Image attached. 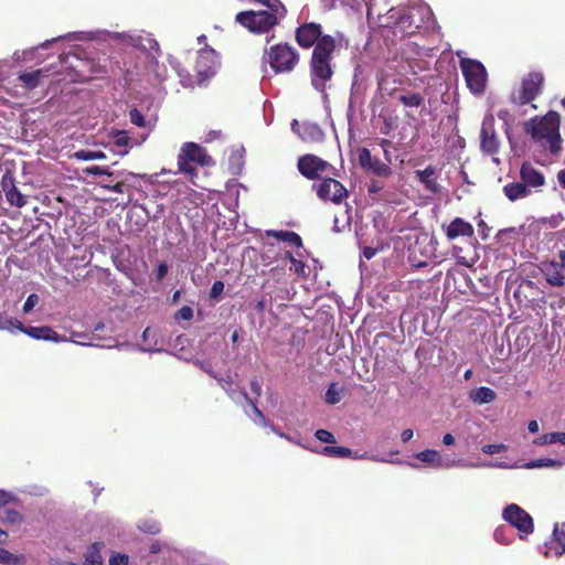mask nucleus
Returning a JSON list of instances; mask_svg holds the SVG:
<instances>
[{
	"mask_svg": "<svg viewBox=\"0 0 565 565\" xmlns=\"http://www.w3.org/2000/svg\"><path fill=\"white\" fill-rule=\"evenodd\" d=\"M290 269L294 270L299 276H306L305 268L306 265L302 260L292 259Z\"/></svg>",
	"mask_w": 565,
	"mask_h": 565,
	"instance_id": "603ef678",
	"label": "nucleus"
},
{
	"mask_svg": "<svg viewBox=\"0 0 565 565\" xmlns=\"http://www.w3.org/2000/svg\"><path fill=\"white\" fill-rule=\"evenodd\" d=\"M383 189V186L377 181H372L369 184L367 192L370 194L377 193Z\"/></svg>",
	"mask_w": 565,
	"mask_h": 565,
	"instance_id": "680f3d73",
	"label": "nucleus"
},
{
	"mask_svg": "<svg viewBox=\"0 0 565 565\" xmlns=\"http://www.w3.org/2000/svg\"><path fill=\"white\" fill-rule=\"evenodd\" d=\"M296 126L298 127L297 134L306 142H319L322 141L324 137V134L318 124L305 121L299 126L298 121L294 120V130H296Z\"/></svg>",
	"mask_w": 565,
	"mask_h": 565,
	"instance_id": "dca6fc26",
	"label": "nucleus"
},
{
	"mask_svg": "<svg viewBox=\"0 0 565 565\" xmlns=\"http://www.w3.org/2000/svg\"><path fill=\"white\" fill-rule=\"evenodd\" d=\"M555 443H561V444L565 445V433L555 431V433L544 434L534 440V444H536V445H546V444H555Z\"/></svg>",
	"mask_w": 565,
	"mask_h": 565,
	"instance_id": "7c9ffc66",
	"label": "nucleus"
},
{
	"mask_svg": "<svg viewBox=\"0 0 565 565\" xmlns=\"http://www.w3.org/2000/svg\"><path fill=\"white\" fill-rule=\"evenodd\" d=\"M263 58L275 74H287L296 70L300 54L290 43L279 42L266 49Z\"/></svg>",
	"mask_w": 565,
	"mask_h": 565,
	"instance_id": "39448f33",
	"label": "nucleus"
},
{
	"mask_svg": "<svg viewBox=\"0 0 565 565\" xmlns=\"http://www.w3.org/2000/svg\"><path fill=\"white\" fill-rule=\"evenodd\" d=\"M313 186H316V184ZM317 195L322 201H331L334 204H340L343 199L348 196V191L338 180L327 178L317 185Z\"/></svg>",
	"mask_w": 565,
	"mask_h": 565,
	"instance_id": "f8f14e48",
	"label": "nucleus"
},
{
	"mask_svg": "<svg viewBox=\"0 0 565 565\" xmlns=\"http://www.w3.org/2000/svg\"><path fill=\"white\" fill-rule=\"evenodd\" d=\"M0 519L11 524H18L23 521V515L14 509H3L0 513Z\"/></svg>",
	"mask_w": 565,
	"mask_h": 565,
	"instance_id": "f704fd0d",
	"label": "nucleus"
},
{
	"mask_svg": "<svg viewBox=\"0 0 565 565\" xmlns=\"http://www.w3.org/2000/svg\"><path fill=\"white\" fill-rule=\"evenodd\" d=\"M194 364L198 365L202 371H204L211 377H213V379L216 377L217 373L214 372L211 362L196 360L194 362Z\"/></svg>",
	"mask_w": 565,
	"mask_h": 565,
	"instance_id": "de8ad7c7",
	"label": "nucleus"
},
{
	"mask_svg": "<svg viewBox=\"0 0 565 565\" xmlns=\"http://www.w3.org/2000/svg\"><path fill=\"white\" fill-rule=\"evenodd\" d=\"M342 388L338 386V383L333 382L328 386L324 395L326 403L330 405L338 404L342 398Z\"/></svg>",
	"mask_w": 565,
	"mask_h": 565,
	"instance_id": "c85d7f7f",
	"label": "nucleus"
},
{
	"mask_svg": "<svg viewBox=\"0 0 565 565\" xmlns=\"http://www.w3.org/2000/svg\"><path fill=\"white\" fill-rule=\"evenodd\" d=\"M236 22L253 33H266L278 24L277 15L268 10H248L236 14Z\"/></svg>",
	"mask_w": 565,
	"mask_h": 565,
	"instance_id": "0eeeda50",
	"label": "nucleus"
},
{
	"mask_svg": "<svg viewBox=\"0 0 565 565\" xmlns=\"http://www.w3.org/2000/svg\"><path fill=\"white\" fill-rule=\"evenodd\" d=\"M238 395H239L241 399H244L248 405H250L254 414L257 417H259L260 419H265L263 412L257 407L255 402L253 399H250V397L248 396V394L246 393V391L244 388H239Z\"/></svg>",
	"mask_w": 565,
	"mask_h": 565,
	"instance_id": "4c0bfd02",
	"label": "nucleus"
},
{
	"mask_svg": "<svg viewBox=\"0 0 565 565\" xmlns=\"http://www.w3.org/2000/svg\"><path fill=\"white\" fill-rule=\"evenodd\" d=\"M359 163L363 170L377 177L387 178L392 174V169L390 166L384 163L379 158H373L371 151L367 148H362L359 151Z\"/></svg>",
	"mask_w": 565,
	"mask_h": 565,
	"instance_id": "2eb2a0df",
	"label": "nucleus"
},
{
	"mask_svg": "<svg viewBox=\"0 0 565 565\" xmlns=\"http://www.w3.org/2000/svg\"><path fill=\"white\" fill-rule=\"evenodd\" d=\"M481 449L487 455H494L507 450V446L504 444H488L482 446Z\"/></svg>",
	"mask_w": 565,
	"mask_h": 565,
	"instance_id": "a19ab883",
	"label": "nucleus"
},
{
	"mask_svg": "<svg viewBox=\"0 0 565 565\" xmlns=\"http://www.w3.org/2000/svg\"><path fill=\"white\" fill-rule=\"evenodd\" d=\"M469 397L473 403L488 404L495 399L497 394L490 387L480 386V387L471 390L469 393Z\"/></svg>",
	"mask_w": 565,
	"mask_h": 565,
	"instance_id": "5701e85b",
	"label": "nucleus"
},
{
	"mask_svg": "<svg viewBox=\"0 0 565 565\" xmlns=\"http://www.w3.org/2000/svg\"><path fill=\"white\" fill-rule=\"evenodd\" d=\"M503 519L526 535L534 530L532 516L518 504H509L503 510Z\"/></svg>",
	"mask_w": 565,
	"mask_h": 565,
	"instance_id": "9b49d317",
	"label": "nucleus"
},
{
	"mask_svg": "<svg viewBox=\"0 0 565 565\" xmlns=\"http://www.w3.org/2000/svg\"><path fill=\"white\" fill-rule=\"evenodd\" d=\"M214 164L213 158L206 149L199 143L184 142L178 153V172L189 177L192 183L198 178V167H211Z\"/></svg>",
	"mask_w": 565,
	"mask_h": 565,
	"instance_id": "7ed1b4c3",
	"label": "nucleus"
},
{
	"mask_svg": "<svg viewBox=\"0 0 565 565\" xmlns=\"http://www.w3.org/2000/svg\"><path fill=\"white\" fill-rule=\"evenodd\" d=\"M38 301H39V297L36 294L29 295V297L26 298V300L23 305V311L24 312L31 311L36 306Z\"/></svg>",
	"mask_w": 565,
	"mask_h": 565,
	"instance_id": "8fccbe9b",
	"label": "nucleus"
},
{
	"mask_svg": "<svg viewBox=\"0 0 565 565\" xmlns=\"http://www.w3.org/2000/svg\"><path fill=\"white\" fill-rule=\"evenodd\" d=\"M295 39L302 49L313 46L310 58L311 84L317 90L323 92L326 83L333 76L331 60L337 49L335 39L324 35L322 25L316 22L300 24L295 31Z\"/></svg>",
	"mask_w": 565,
	"mask_h": 565,
	"instance_id": "f257e3e1",
	"label": "nucleus"
},
{
	"mask_svg": "<svg viewBox=\"0 0 565 565\" xmlns=\"http://www.w3.org/2000/svg\"><path fill=\"white\" fill-rule=\"evenodd\" d=\"M416 178L420 183L424 184L425 189L430 193H437L439 190V185L436 180V169L431 166H428L424 170L415 171Z\"/></svg>",
	"mask_w": 565,
	"mask_h": 565,
	"instance_id": "aec40b11",
	"label": "nucleus"
},
{
	"mask_svg": "<svg viewBox=\"0 0 565 565\" xmlns=\"http://www.w3.org/2000/svg\"><path fill=\"white\" fill-rule=\"evenodd\" d=\"M443 443L446 445V446H451V445H455L456 443V438L451 435V434H446L443 438Z\"/></svg>",
	"mask_w": 565,
	"mask_h": 565,
	"instance_id": "69168bd1",
	"label": "nucleus"
},
{
	"mask_svg": "<svg viewBox=\"0 0 565 565\" xmlns=\"http://www.w3.org/2000/svg\"><path fill=\"white\" fill-rule=\"evenodd\" d=\"M447 236L449 238H456L459 236V217L452 220L451 223L447 226Z\"/></svg>",
	"mask_w": 565,
	"mask_h": 565,
	"instance_id": "49530a36",
	"label": "nucleus"
},
{
	"mask_svg": "<svg viewBox=\"0 0 565 565\" xmlns=\"http://www.w3.org/2000/svg\"><path fill=\"white\" fill-rule=\"evenodd\" d=\"M129 557L126 554L114 553L109 558V565H128Z\"/></svg>",
	"mask_w": 565,
	"mask_h": 565,
	"instance_id": "c03bdc74",
	"label": "nucleus"
},
{
	"mask_svg": "<svg viewBox=\"0 0 565 565\" xmlns=\"http://www.w3.org/2000/svg\"><path fill=\"white\" fill-rule=\"evenodd\" d=\"M168 271H169L168 264L164 262L159 263L157 266V270H156L157 280L161 281L167 276Z\"/></svg>",
	"mask_w": 565,
	"mask_h": 565,
	"instance_id": "864d4df0",
	"label": "nucleus"
},
{
	"mask_svg": "<svg viewBox=\"0 0 565 565\" xmlns=\"http://www.w3.org/2000/svg\"><path fill=\"white\" fill-rule=\"evenodd\" d=\"M223 290H224V282L221 280L214 281L210 289V298L217 299L222 295Z\"/></svg>",
	"mask_w": 565,
	"mask_h": 565,
	"instance_id": "a18cd8bd",
	"label": "nucleus"
},
{
	"mask_svg": "<svg viewBox=\"0 0 565 565\" xmlns=\"http://www.w3.org/2000/svg\"><path fill=\"white\" fill-rule=\"evenodd\" d=\"M271 297L267 300L265 296H263L255 305V309L258 313H264L267 307L271 306Z\"/></svg>",
	"mask_w": 565,
	"mask_h": 565,
	"instance_id": "3c124183",
	"label": "nucleus"
},
{
	"mask_svg": "<svg viewBox=\"0 0 565 565\" xmlns=\"http://www.w3.org/2000/svg\"><path fill=\"white\" fill-rule=\"evenodd\" d=\"M193 318V309L189 306H183L181 309H179L175 313H174V319L177 321H181V320H191Z\"/></svg>",
	"mask_w": 565,
	"mask_h": 565,
	"instance_id": "ea45409f",
	"label": "nucleus"
},
{
	"mask_svg": "<svg viewBox=\"0 0 565 565\" xmlns=\"http://www.w3.org/2000/svg\"><path fill=\"white\" fill-rule=\"evenodd\" d=\"M544 82V76L542 73L532 72L529 73L522 79L521 88L518 95H512L511 102L518 106H524L533 102L539 94L541 93L542 86Z\"/></svg>",
	"mask_w": 565,
	"mask_h": 565,
	"instance_id": "6e6552de",
	"label": "nucleus"
},
{
	"mask_svg": "<svg viewBox=\"0 0 565 565\" xmlns=\"http://www.w3.org/2000/svg\"><path fill=\"white\" fill-rule=\"evenodd\" d=\"M520 178L526 188H540L544 185V174L530 162H524L520 169Z\"/></svg>",
	"mask_w": 565,
	"mask_h": 565,
	"instance_id": "f3484780",
	"label": "nucleus"
},
{
	"mask_svg": "<svg viewBox=\"0 0 565 565\" xmlns=\"http://www.w3.org/2000/svg\"><path fill=\"white\" fill-rule=\"evenodd\" d=\"M413 435H414V433H413L412 429L403 430L402 434H401L402 441L403 443L409 441L413 438Z\"/></svg>",
	"mask_w": 565,
	"mask_h": 565,
	"instance_id": "0e129e2a",
	"label": "nucleus"
},
{
	"mask_svg": "<svg viewBox=\"0 0 565 565\" xmlns=\"http://www.w3.org/2000/svg\"><path fill=\"white\" fill-rule=\"evenodd\" d=\"M494 116L488 114L484 116L480 131V147L482 151L489 154H495L499 151V138L494 129Z\"/></svg>",
	"mask_w": 565,
	"mask_h": 565,
	"instance_id": "ddd939ff",
	"label": "nucleus"
},
{
	"mask_svg": "<svg viewBox=\"0 0 565 565\" xmlns=\"http://www.w3.org/2000/svg\"><path fill=\"white\" fill-rule=\"evenodd\" d=\"M83 172L86 174V175H102V172H103V167H99V166H90V167H86Z\"/></svg>",
	"mask_w": 565,
	"mask_h": 565,
	"instance_id": "13d9d810",
	"label": "nucleus"
},
{
	"mask_svg": "<svg viewBox=\"0 0 565 565\" xmlns=\"http://www.w3.org/2000/svg\"><path fill=\"white\" fill-rule=\"evenodd\" d=\"M323 454L326 456H330V457L345 458V457H350L352 451L350 448L344 447V446L329 445L323 448Z\"/></svg>",
	"mask_w": 565,
	"mask_h": 565,
	"instance_id": "473e14b6",
	"label": "nucleus"
},
{
	"mask_svg": "<svg viewBox=\"0 0 565 565\" xmlns=\"http://www.w3.org/2000/svg\"><path fill=\"white\" fill-rule=\"evenodd\" d=\"M553 535L557 544L562 547L559 555L565 553V531L559 530L557 526L554 527Z\"/></svg>",
	"mask_w": 565,
	"mask_h": 565,
	"instance_id": "37998d69",
	"label": "nucleus"
},
{
	"mask_svg": "<svg viewBox=\"0 0 565 565\" xmlns=\"http://www.w3.org/2000/svg\"><path fill=\"white\" fill-rule=\"evenodd\" d=\"M286 243H289L296 247H301L302 246V238L300 237L299 234H297L296 232H292V231H289L287 236H286Z\"/></svg>",
	"mask_w": 565,
	"mask_h": 565,
	"instance_id": "09e8293b",
	"label": "nucleus"
},
{
	"mask_svg": "<svg viewBox=\"0 0 565 565\" xmlns=\"http://www.w3.org/2000/svg\"><path fill=\"white\" fill-rule=\"evenodd\" d=\"M22 333H24L35 340L52 341V342H56V343L66 341V338L64 335L58 334L56 331H54L49 326H41V327L29 326V327H25V330H22Z\"/></svg>",
	"mask_w": 565,
	"mask_h": 565,
	"instance_id": "a211bd4d",
	"label": "nucleus"
},
{
	"mask_svg": "<svg viewBox=\"0 0 565 565\" xmlns=\"http://www.w3.org/2000/svg\"><path fill=\"white\" fill-rule=\"evenodd\" d=\"M7 326L10 327L9 331H13V329H17L22 332V330H25V326L18 319L11 318L6 320Z\"/></svg>",
	"mask_w": 565,
	"mask_h": 565,
	"instance_id": "4d7b16f0",
	"label": "nucleus"
},
{
	"mask_svg": "<svg viewBox=\"0 0 565 565\" xmlns=\"http://www.w3.org/2000/svg\"><path fill=\"white\" fill-rule=\"evenodd\" d=\"M250 391L256 394L257 396H260L262 394V385L258 383V381L254 380L250 382Z\"/></svg>",
	"mask_w": 565,
	"mask_h": 565,
	"instance_id": "e2e57ef3",
	"label": "nucleus"
},
{
	"mask_svg": "<svg viewBox=\"0 0 565 565\" xmlns=\"http://www.w3.org/2000/svg\"><path fill=\"white\" fill-rule=\"evenodd\" d=\"M2 185L6 192L7 200L11 205L22 207L28 203L26 198L18 190V188L13 184L12 180H10L9 185L6 179H3Z\"/></svg>",
	"mask_w": 565,
	"mask_h": 565,
	"instance_id": "412c9836",
	"label": "nucleus"
},
{
	"mask_svg": "<svg viewBox=\"0 0 565 565\" xmlns=\"http://www.w3.org/2000/svg\"><path fill=\"white\" fill-rule=\"evenodd\" d=\"M434 24V14L427 4H419L411 8L408 11L398 13L397 21L394 23L393 33L395 35H412L422 28L428 29Z\"/></svg>",
	"mask_w": 565,
	"mask_h": 565,
	"instance_id": "20e7f679",
	"label": "nucleus"
},
{
	"mask_svg": "<svg viewBox=\"0 0 565 565\" xmlns=\"http://www.w3.org/2000/svg\"><path fill=\"white\" fill-rule=\"evenodd\" d=\"M138 529L145 533L153 535L160 533L161 531L159 523L153 521H142L138 525Z\"/></svg>",
	"mask_w": 565,
	"mask_h": 565,
	"instance_id": "e433bc0d",
	"label": "nucleus"
},
{
	"mask_svg": "<svg viewBox=\"0 0 565 565\" xmlns=\"http://www.w3.org/2000/svg\"><path fill=\"white\" fill-rule=\"evenodd\" d=\"M111 135L114 139V146L119 149L124 148L122 150L118 151V153L120 156H126L128 153V146L131 140L127 131L116 130Z\"/></svg>",
	"mask_w": 565,
	"mask_h": 565,
	"instance_id": "a878e982",
	"label": "nucleus"
},
{
	"mask_svg": "<svg viewBox=\"0 0 565 565\" xmlns=\"http://www.w3.org/2000/svg\"><path fill=\"white\" fill-rule=\"evenodd\" d=\"M328 162L315 154H305L298 160L299 172L308 180H317L320 178V172H323Z\"/></svg>",
	"mask_w": 565,
	"mask_h": 565,
	"instance_id": "4468645a",
	"label": "nucleus"
},
{
	"mask_svg": "<svg viewBox=\"0 0 565 565\" xmlns=\"http://www.w3.org/2000/svg\"><path fill=\"white\" fill-rule=\"evenodd\" d=\"M562 463L561 461L551 459V458H541L531 460L525 463V468L527 469H534V468H542V467H559Z\"/></svg>",
	"mask_w": 565,
	"mask_h": 565,
	"instance_id": "c9c22d12",
	"label": "nucleus"
},
{
	"mask_svg": "<svg viewBox=\"0 0 565 565\" xmlns=\"http://www.w3.org/2000/svg\"><path fill=\"white\" fill-rule=\"evenodd\" d=\"M129 118L134 125L138 127L145 126V117L137 108H134L129 111Z\"/></svg>",
	"mask_w": 565,
	"mask_h": 565,
	"instance_id": "79ce46f5",
	"label": "nucleus"
},
{
	"mask_svg": "<svg viewBox=\"0 0 565 565\" xmlns=\"http://www.w3.org/2000/svg\"><path fill=\"white\" fill-rule=\"evenodd\" d=\"M461 74L472 95L479 97L486 93L488 72L480 61L461 57Z\"/></svg>",
	"mask_w": 565,
	"mask_h": 565,
	"instance_id": "423d86ee",
	"label": "nucleus"
},
{
	"mask_svg": "<svg viewBox=\"0 0 565 565\" xmlns=\"http://www.w3.org/2000/svg\"><path fill=\"white\" fill-rule=\"evenodd\" d=\"M288 232L289 231L268 230V231H266V236L274 237V238H277L278 241L285 242Z\"/></svg>",
	"mask_w": 565,
	"mask_h": 565,
	"instance_id": "5fc2aeb1",
	"label": "nucleus"
},
{
	"mask_svg": "<svg viewBox=\"0 0 565 565\" xmlns=\"http://www.w3.org/2000/svg\"><path fill=\"white\" fill-rule=\"evenodd\" d=\"M557 180L559 182V184L565 188V169L564 170H561L558 171L557 173Z\"/></svg>",
	"mask_w": 565,
	"mask_h": 565,
	"instance_id": "774afa93",
	"label": "nucleus"
},
{
	"mask_svg": "<svg viewBox=\"0 0 565 565\" xmlns=\"http://www.w3.org/2000/svg\"><path fill=\"white\" fill-rule=\"evenodd\" d=\"M217 382V384L225 391V393L228 395L230 398H232L235 402L241 401V397L238 395V390L233 388V377L231 374H227L226 376H220L216 374V377H214Z\"/></svg>",
	"mask_w": 565,
	"mask_h": 565,
	"instance_id": "b1692460",
	"label": "nucleus"
},
{
	"mask_svg": "<svg viewBox=\"0 0 565 565\" xmlns=\"http://www.w3.org/2000/svg\"><path fill=\"white\" fill-rule=\"evenodd\" d=\"M15 497L10 492L0 489V507L7 505L10 502H13Z\"/></svg>",
	"mask_w": 565,
	"mask_h": 565,
	"instance_id": "6e6d98bb",
	"label": "nucleus"
},
{
	"mask_svg": "<svg viewBox=\"0 0 565 565\" xmlns=\"http://www.w3.org/2000/svg\"><path fill=\"white\" fill-rule=\"evenodd\" d=\"M415 457L435 468H449L456 465L455 460L443 456L434 449H425L420 452H417Z\"/></svg>",
	"mask_w": 565,
	"mask_h": 565,
	"instance_id": "6ab92c4d",
	"label": "nucleus"
},
{
	"mask_svg": "<svg viewBox=\"0 0 565 565\" xmlns=\"http://www.w3.org/2000/svg\"><path fill=\"white\" fill-rule=\"evenodd\" d=\"M73 158L77 160L88 161V160H103L106 158L105 152L100 150H78L73 153Z\"/></svg>",
	"mask_w": 565,
	"mask_h": 565,
	"instance_id": "2f4dec72",
	"label": "nucleus"
},
{
	"mask_svg": "<svg viewBox=\"0 0 565 565\" xmlns=\"http://www.w3.org/2000/svg\"><path fill=\"white\" fill-rule=\"evenodd\" d=\"M25 562L24 555H15L10 551L0 547V564L3 565H22Z\"/></svg>",
	"mask_w": 565,
	"mask_h": 565,
	"instance_id": "cd10ccee",
	"label": "nucleus"
},
{
	"mask_svg": "<svg viewBox=\"0 0 565 565\" xmlns=\"http://www.w3.org/2000/svg\"><path fill=\"white\" fill-rule=\"evenodd\" d=\"M102 543H94L85 554V565H103Z\"/></svg>",
	"mask_w": 565,
	"mask_h": 565,
	"instance_id": "bb28decb",
	"label": "nucleus"
},
{
	"mask_svg": "<svg viewBox=\"0 0 565 565\" xmlns=\"http://www.w3.org/2000/svg\"><path fill=\"white\" fill-rule=\"evenodd\" d=\"M547 284L554 287L565 285V249L558 252L551 260L541 263L540 267Z\"/></svg>",
	"mask_w": 565,
	"mask_h": 565,
	"instance_id": "9d476101",
	"label": "nucleus"
},
{
	"mask_svg": "<svg viewBox=\"0 0 565 565\" xmlns=\"http://www.w3.org/2000/svg\"><path fill=\"white\" fill-rule=\"evenodd\" d=\"M315 436L321 443H326V444H334L335 443L334 435L331 431L327 430V429H318L315 433Z\"/></svg>",
	"mask_w": 565,
	"mask_h": 565,
	"instance_id": "58836bf2",
	"label": "nucleus"
},
{
	"mask_svg": "<svg viewBox=\"0 0 565 565\" xmlns=\"http://www.w3.org/2000/svg\"><path fill=\"white\" fill-rule=\"evenodd\" d=\"M503 192L510 201H516L518 199L526 198L530 194V190L522 181L505 184L503 186Z\"/></svg>",
	"mask_w": 565,
	"mask_h": 565,
	"instance_id": "4be33fe9",
	"label": "nucleus"
},
{
	"mask_svg": "<svg viewBox=\"0 0 565 565\" xmlns=\"http://www.w3.org/2000/svg\"><path fill=\"white\" fill-rule=\"evenodd\" d=\"M257 1L265 4L269 9V13H275L277 15V21H279V19L284 18L287 13L286 8L281 3L280 0H257Z\"/></svg>",
	"mask_w": 565,
	"mask_h": 565,
	"instance_id": "c756f323",
	"label": "nucleus"
},
{
	"mask_svg": "<svg viewBox=\"0 0 565 565\" xmlns=\"http://www.w3.org/2000/svg\"><path fill=\"white\" fill-rule=\"evenodd\" d=\"M473 234V227L471 224L461 221V236L471 237Z\"/></svg>",
	"mask_w": 565,
	"mask_h": 565,
	"instance_id": "052dcab7",
	"label": "nucleus"
},
{
	"mask_svg": "<svg viewBox=\"0 0 565 565\" xmlns=\"http://www.w3.org/2000/svg\"><path fill=\"white\" fill-rule=\"evenodd\" d=\"M217 66L218 54L214 49L206 46L198 51L194 71L199 83H203L214 76Z\"/></svg>",
	"mask_w": 565,
	"mask_h": 565,
	"instance_id": "1a4fd4ad",
	"label": "nucleus"
},
{
	"mask_svg": "<svg viewBox=\"0 0 565 565\" xmlns=\"http://www.w3.org/2000/svg\"><path fill=\"white\" fill-rule=\"evenodd\" d=\"M43 75L42 70H35L29 73H22L19 75V81L22 82L23 86L28 89H33L40 84V78Z\"/></svg>",
	"mask_w": 565,
	"mask_h": 565,
	"instance_id": "393cba45",
	"label": "nucleus"
},
{
	"mask_svg": "<svg viewBox=\"0 0 565 565\" xmlns=\"http://www.w3.org/2000/svg\"><path fill=\"white\" fill-rule=\"evenodd\" d=\"M397 100L407 107H419L423 104L424 98L417 93H409L399 95Z\"/></svg>",
	"mask_w": 565,
	"mask_h": 565,
	"instance_id": "72a5a7b5",
	"label": "nucleus"
},
{
	"mask_svg": "<svg viewBox=\"0 0 565 565\" xmlns=\"http://www.w3.org/2000/svg\"><path fill=\"white\" fill-rule=\"evenodd\" d=\"M108 191L122 194L126 191V183L124 181H119L115 183L113 186H108Z\"/></svg>",
	"mask_w": 565,
	"mask_h": 565,
	"instance_id": "bf43d9fd",
	"label": "nucleus"
},
{
	"mask_svg": "<svg viewBox=\"0 0 565 565\" xmlns=\"http://www.w3.org/2000/svg\"><path fill=\"white\" fill-rule=\"evenodd\" d=\"M376 253V249L372 248V247H365L363 249V256L366 258V259H371Z\"/></svg>",
	"mask_w": 565,
	"mask_h": 565,
	"instance_id": "338daca9",
	"label": "nucleus"
},
{
	"mask_svg": "<svg viewBox=\"0 0 565 565\" xmlns=\"http://www.w3.org/2000/svg\"><path fill=\"white\" fill-rule=\"evenodd\" d=\"M561 117L556 111H548L543 117H534L524 124V130L531 135L532 139L548 150L552 154H557L562 150V137L559 134Z\"/></svg>",
	"mask_w": 565,
	"mask_h": 565,
	"instance_id": "f03ea898",
	"label": "nucleus"
}]
</instances>
